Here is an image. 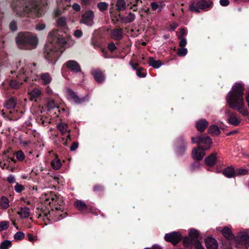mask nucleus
Listing matches in <instances>:
<instances>
[{
    "mask_svg": "<svg viewBox=\"0 0 249 249\" xmlns=\"http://www.w3.org/2000/svg\"><path fill=\"white\" fill-rule=\"evenodd\" d=\"M48 2V0H13L11 7L13 12L19 16L30 13L39 16L42 7L47 5Z\"/></svg>",
    "mask_w": 249,
    "mask_h": 249,
    "instance_id": "obj_1",
    "label": "nucleus"
},
{
    "mask_svg": "<svg viewBox=\"0 0 249 249\" xmlns=\"http://www.w3.org/2000/svg\"><path fill=\"white\" fill-rule=\"evenodd\" d=\"M244 86L242 83H235L226 96V101L229 107L240 111L244 116H247L248 112L247 110H242L245 103L244 100Z\"/></svg>",
    "mask_w": 249,
    "mask_h": 249,
    "instance_id": "obj_2",
    "label": "nucleus"
},
{
    "mask_svg": "<svg viewBox=\"0 0 249 249\" xmlns=\"http://www.w3.org/2000/svg\"><path fill=\"white\" fill-rule=\"evenodd\" d=\"M42 199L44 201L46 205L52 204V212L48 211H42L38 214V218H42L43 220L46 222V220L49 221L51 220V215L53 212V209L57 211H61V205L63 202L54 193L51 192L48 194H45Z\"/></svg>",
    "mask_w": 249,
    "mask_h": 249,
    "instance_id": "obj_3",
    "label": "nucleus"
},
{
    "mask_svg": "<svg viewBox=\"0 0 249 249\" xmlns=\"http://www.w3.org/2000/svg\"><path fill=\"white\" fill-rule=\"evenodd\" d=\"M16 43L21 49H33L38 43V39L36 35L31 32H21L16 38Z\"/></svg>",
    "mask_w": 249,
    "mask_h": 249,
    "instance_id": "obj_4",
    "label": "nucleus"
},
{
    "mask_svg": "<svg viewBox=\"0 0 249 249\" xmlns=\"http://www.w3.org/2000/svg\"><path fill=\"white\" fill-rule=\"evenodd\" d=\"M48 40L50 43H53L54 45L56 43L58 47L57 49L62 53L66 48H69L74 44V41L71 39L70 36L65 38L60 36L58 34L57 30H53L49 33Z\"/></svg>",
    "mask_w": 249,
    "mask_h": 249,
    "instance_id": "obj_5",
    "label": "nucleus"
},
{
    "mask_svg": "<svg viewBox=\"0 0 249 249\" xmlns=\"http://www.w3.org/2000/svg\"><path fill=\"white\" fill-rule=\"evenodd\" d=\"M62 53L53 43H48L45 46L44 56L48 62L52 64H54Z\"/></svg>",
    "mask_w": 249,
    "mask_h": 249,
    "instance_id": "obj_6",
    "label": "nucleus"
},
{
    "mask_svg": "<svg viewBox=\"0 0 249 249\" xmlns=\"http://www.w3.org/2000/svg\"><path fill=\"white\" fill-rule=\"evenodd\" d=\"M32 65L36 66V64H27L25 61H19L16 65L17 70L15 71L16 72L18 77H20L24 79L25 81H27L28 78L30 77L33 72V70H30Z\"/></svg>",
    "mask_w": 249,
    "mask_h": 249,
    "instance_id": "obj_7",
    "label": "nucleus"
},
{
    "mask_svg": "<svg viewBox=\"0 0 249 249\" xmlns=\"http://www.w3.org/2000/svg\"><path fill=\"white\" fill-rule=\"evenodd\" d=\"M212 3L210 1L200 0L196 2H192L189 6V9L192 11L198 13L200 10H205L210 7Z\"/></svg>",
    "mask_w": 249,
    "mask_h": 249,
    "instance_id": "obj_8",
    "label": "nucleus"
},
{
    "mask_svg": "<svg viewBox=\"0 0 249 249\" xmlns=\"http://www.w3.org/2000/svg\"><path fill=\"white\" fill-rule=\"evenodd\" d=\"M94 14L92 11L88 10L81 16L80 22L88 26H92L93 24Z\"/></svg>",
    "mask_w": 249,
    "mask_h": 249,
    "instance_id": "obj_9",
    "label": "nucleus"
},
{
    "mask_svg": "<svg viewBox=\"0 0 249 249\" xmlns=\"http://www.w3.org/2000/svg\"><path fill=\"white\" fill-rule=\"evenodd\" d=\"M181 238V236L180 233L176 231L167 233L164 236V239L166 241L171 242L174 245L178 243Z\"/></svg>",
    "mask_w": 249,
    "mask_h": 249,
    "instance_id": "obj_10",
    "label": "nucleus"
},
{
    "mask_svg": "<svg viewBox=\"0 0 249 249\" xmlns=\"http://www.w3.org/2000/svg\"><path fill=\"white\" fill-rule=\"evenodd\" d=\"M197 139L198 146H202L203 150H207L210 149L212 142L209 137L197 136Z\"/></svg>",
    "mask_w": 249,
    "mask_h": 249,
    "instance_id": "obj_11",
    "label": "nucleus"
},
{
    "mask_svg": "<svg viewBox=\"0 0 249 249\" xmlns=\"http://www.w3.org/2000/svg\"><path fill=\"white\" fill-rule=\"evenodd\" d=\"M91 73L93 76L95 80L98 83H102L106 79L104 71H103L99 69H94L92 70Z\"/></svg>",
    "mask_w": 249,
    "mask_h": 249,
    "instance_id": "obj_12",
    "label": "nucleus"
},
{
    "mask_svg": "<svg viewBox=\"0 0 249 249\" xmlns=\"http://www.w3.org/2000/svg\"><path fill=\"white\" fill-rule=\"evenodd\" d=\"M205 150H203L202 146H197L194 148L192 152L193 158L196 160H201L205 155Z\"/></svg>",
    "mask_w": 249,
    "mask_h": 249,
    "instance_id": "obj_13",
    "label": "nucleus"
},
{
    "mask_svg": "<svg viewBox=\"0 0 249 249\" xmlns=\"http://www.w3.org/2000/svg\"><path fill=\"white\" fill-rule=\"evenodd\" d=\"M67 96L70 101L75 104H81L86 100L85 97L79 98L75 92L70 89L68 90Z\"/></svg>",
    "mask_w": 249,
    "mask_h": 249,
    "instance_id": "obj_14",
    "label": "nucleus"
},
{
    "mask_svg": "<svg viewBox=\"0 0 249 249\" xmlns=\"http://www.w3.org/2000/svg\"><path fill=\"white\" fill-rule=\"evenodd\" d=\"M65 64L68 69L74 72H80L81 71L80 65L75 60H69Z\"/></svg>",
    "mask_w": 249,
    "mask_h": 249,
    "instance_id": "obj_15",
    "label": "nucleus"
},
{
    "mask_svg": "<svg viewBox=\"0 0 249 249\" xmlns=\"http://www.w3.org/2000/svg\"><path fill=\"white\" fill-rule=\"evenodd\" d=\"M226 113L229 116L228 122L234 126H237L241 122V119L233 113H231L230 110H227Z\"/></svg>",
    "mask_w": 249,
    "mask_h": 249,
    "instance_id": "obj_16",
    "label": "nucleus"
},
{
    "mask_svg": "<svg viewBox=\"0 0 249 249\" xmlns=\"http://www.w3.org/2000/svg\"><path fill=\"white\" fill-rule=\"evenodd\" d=\"M205 246L207 249H217L218 244L213 238L208 237L205 240Z\"/></svg>",
    "mask_w": 249,
    "mask_h": 249,
    "instance_id": "obj_17",
    "label": "nucleus"
},
{
    "mask_svg": "<svg viewBox=\"0 0 249 249\" xmlns=\"http://www.w3.org/2000/svg\"><path fill=\"white\" fill-rule=\"evenodd\" d=\"M17 103V99L14 97H11L5 101L4 107L8 109H13L15 107Z\"/></svg>",
    "mask_w": 249,
    "mask_h": 249,
    "instance_id": "obj_18",
    "label": "nucleus"
},
{
    "mask_svg": "<svg viewBox=\"0 0 249 249\" xmlns=\"http://www.w3.org/2000/svg\"><path fill=\"white\" fill-rule=\"evenodd\" d=\"M208 125V122L205 119L200 120L196 124L197 130L201 132L204 131Z\"/></svg>",
    "mask_w": 249,
    "mask_h": 249,
    "instance_id": "obj_19",
    "label": "nucleus"
},
{
    "mask_svg": "<svg viewBox=\"0 0 249 249\" xmlns=\"http://www.w3.org/2000/svg\"><path fill=\"white\" fill-rule=\"evenodd\" d=\"M111 37L115 40H120L123 37V30L122 29H114L111 32Z\"/></svg>",
    "mask_w": 249,
    "mask_h": 249,
    "instance_id": "obj_20",
    "label": "nucleus"
},
{
    "mask_svg": "<svg viewBox=\"0 0 249 249\" xmlns=\"http://www.w3.org/2000/svg\"><path fill=\"white\" fill-rule=\"evenodd\" d=\"M223 235L228 240H232L234 238L231 229L228 227H224L221 231Z\"/></svg>",
    "mask_w": 249,
    "mask_h": 249,
    "instance_id": "obj_21",
    "label": "nucleus"
},
{
    "mask_svg": "<svg viewBox=\"0 0 249 249\" xmlns=\"http://www.w3.org/2000/svg\"><path fill=\"white\" fill-rule=\"evenodd\" d=\"M216 160L217 158L216 154L213 153L205 159V162L207 165L213 166L215 163Z\"/></svg>",
    "mask_w": 249,
    "mask_h": 249,
    "instance_id": "obj_22",
    "label": "nucleus"
},
{
    "mask_svg": "<svg viewBox=\"0 0 249 249\" xmlns=\"http://www.w3.org/2000/svg\"><path fill=\"white\" fill-rule=\"evenodd\" d=\"M57 3L58 10L60 12L71 5V0H58Z\"/></svg>",
    "mask_w": 249,
    "mask_h": 249,
    "instance_id": "obj_23",
    "label": "nucleus"
},
{
    "mask_svg": "<svg viewBox=\"0 0 249 249\" xmlns=\"http://www.w3.org/2000/svg\"><path fill=\"white\" fill-rule=\"evenodd\" d=\"M40 79L42 84L46 85L51 83L52 78L49 73L45 72L40 75Z\"/></svg>",
    "mask_w": 249,
    "mask_h": 249,
    "instance_id": "obj_24",
    "label": "nucleus"
},
{
    "mask_svg": "<svg viewBox=\"0 0 249 249\" xmlns=\"http://www.w3.org/2000/svg\"><path fill=\"white\" fill-rule=\"evenodd\" d=\"M29 99L30 100L36 101V98H38L41 94V91L40 89L36 88L32 90L29 92Z\"/></svg>",
    "mask_w": 249,
    "mask_h": 249,
    "instance_id": "obj_25",
    "label": "nucleus"
},
{
    "mask_svg": "<svg viewBox=\"0 0 249 249\" xmlns=\"http://www.w3.org/2000/svg\"><path fill=\"white\" fill-rule=\"evenodd\" d=\"M18 214L22 218H28L30 214V210L26 207H21L18 212Z\"/></svg>",
    "mask_w": 249,
    "mask_h": 249,
    "instance_id": "obj_26",
    "label": "nucleus"
},
{
    "mask_svg": "<svg viewBox=\"0 0 249 249\" xmlns=\"http://www.w3.org/2000/svg\"><path fill=\"white\" fill-rule=\"evenodd\" d=\"M1 158L0 159V160H2L4 161H6L7 163L9 165L10 161H13L14 162H16V160L14 159V157H11L9 154V151H4L3 154L1 155Z\"/></svg>",
    "mask_w": 249,
    "mask_h": 249,
    "instance_id": "obj_27",
    "label": "nucleus"
},
{
    "mask_svg": "<svg viewBox=\"0 0 249 249\" xmlns=\"http://www.w3.org/2000/svg\"><path fill=\"white\" fill-rule=\"evenodd\" d=\"M136 18V16L132 13H129V14L126 17H121L120 18L121 20L124 23H131L134 21Z\"/></svg>",
    "mask_w": 249,
    "mask_h": 249,
    "instance_id": "obj_28",
    "label": "nucleus"
},
{
    "mask_svg": "<svg viewBox=\"0 0 249 249\" xmlns=\"http://www.w3.org/2000/svg\"><path fill=\"white\" fill-rule=\"evenodd\" d=\"M223 174L227 178H231L235 176V171L233 167H228L223 170Z\"/></svg>",
    "mask_w": 249,
    "mask_h": 249,
    "instance_id": "obj_29",
    "label": "nucleus"
},
{
    "mask_svg": "<svg viewBox=\"0 0 249 249\" xmlns=\"http://www.w3.org/2000/svg\"><path fill=\"white\" fill-rule=\"evenodd\" d=\"M148 63L150 66L156 69L160 68L162 65V63L160 60H156L154 58L152 57L149 58Z\"/></svg>",
    "mask_w": 249,
    "mask_h": 249,
    "instance_id": "obj_30",
    "label": "nucleus"
},
{
    "mask_svg": "<svg viewBox=\"0 0 249 249\" xmlns=\"http://www.w3.org/2000/svg\"><path fill=\"white\" fill-rule=\"evenodd\" d=\"M208 132L213 136H217L220 134V130L217 126L215 125H212L209 128Z\"/></svg>",
    "mask_w": 249,
    "mask_h": 249,
    "instance_id": "obj_31",
    "label": "nucleus"
},
{
    "mask_svg": "<svg viewBox=\"0 0 249 249\" xmlns=\"http://www.w3.org/2000/svg\"><path fill=\"white\" fill-rule=\"evenodd\" d=\"M74 205L80 211H83L87 209V206L85 203L80 200H76L74 202Z\"/></svg>",
    "mask_w": 249,
    "mask_h": 249,
    "instance_id": "obj_32",
    "label": "nucleus"
},
{
    "mask_svg": "<svg viewBox=\"0 0 249 249\" xmlns=\"http://www.w3.org/2000/svg\"><path fill=\"white\" fill-rule=\"evenodd\" d=\"M189 236L190 238L192 239V241H194V243L196 242V241L198 240L199 232L196 229H191L189 231Z\"/></svg>",
    "mask_w": 249,
    "mask_h": 249,
    "instance_id": "obj_33",
    "label": "nucleus"
},
{
    "mask_svg": "<svg viewBox=\"0 0 249 249\" xmlns=\"http://www.w3.org/2000/svg\"><path fill=\"white\" fill-rule=\"evenodd\" d=\"M117 9L120 11H124L126 9V3L124 0H117L116 4Z\"/></svg>",
    "mask_w": 249,
    "mask_h": 249,
    "instance_id": "obj_34",
    "label": "nucleus"
},
{
    "mask_svg": "<svg viewBox=\"0 0 249 249\" xmlns=\"http://www.w3.org/2000/svg\"><path fill=\"white\" fill-rule=\"evenodd\" d=\"M9 202L8 199L5 196H2L0 199V206L3 209H6L9 207Z\"/></svg>",
    "mask_w": 249,
    "mask_h": 249,
    "instance_id": "obj_35",
    "label": "nucleus"
},
{
    "mask_svg": "<svg viewBox=\"0 0 249 249\" xmlns=\"http://www.w3.org/2000/svg\"><path fill=\"white\" fill-rule=\"evenodd\" d=\"M51 165L53 169L58 170L61 167V163L58 159L55 158L52 160Z\"/></svg>",
    "mask_w": 249,
    "mask_h": 249,
    "instance_id": "obj_36",
    "label": "nucleus"
},
{
    "mask_svg": "<svg viewBox=\"0 0 249 249\" xmlns=\"http://www.w3.org/2000/svg\"><path fill=\"white\" fill-rule=\"evenodd\" d=\"M57 126L59 130L61 131L62 134H65L68 131V126L65 123H60L57 125Z\"/></svg>",
    "mask_w": 249,
    "mask_h": 249,
    "instance_id": "obj_37",
    "label": "nucleus"
},
{
    "mask_svg": "<svg viewBox=\"0 0 249 249\" xmlns=\"http://www.w3.org/2000/svg\"><path fill=\"white\" fill-rule=\"evenodd\" d=\"M192 239L188 237H185L183 239V244L185 247H190L192 245H194V241H192Z\"/></svg>",
    "mask_w": 249,
    "mask_h": 249,
    "instance_id": "obj_38",
    "label": "nucleus"
},
{
    "mask_svg": "<svg viewBox=\"0 0 249 249\" xmlns=\"http://www.w3.org/2000/svg\"><path fill=\"white\" fill-rule=\"evenodd\" d=\"M108 6V4L105 2H101L98 3L97 7L101 12L106 10Z\"/></svg>",
    "mask_w": 249,
    "mask_h": 249,
    "instance_id": "obj_39",
    "label": "nucleus"
},
{
    "mask_svg": "<svg viewBox=\"0 0 249 249\" xmlns=\"http://www.w3.org/2000/svg\"><path fill=\"white\" fill-rule=\"evenodd\" d=\"M22 83H19L16 80H12L10 81L9 85L13 89H17L20 87Z\"/></svg>",
    "mask_w": 249,
    "mask_h": 249,
    "instance_id": "obj_40",
    "label": "nucleus"
},
{
    "mask_svg": "<svg viewBox=\"0 0 249 249\" xmlns=\"http://www.w3.org/2000/svg\"><path fill=\"white\" fill-rule=\"evenodd\" d=\"M57 25L58 27H63L66 25V20L65 18H59L57 20Z\"/></svg>",
    "mask_w": 249,
    "mask_h": 249,
    "instance_id": "obj_41",
    "label": "nucleus"
},
{
    "mask_svg": "<svg viewBox=\"0 0 249 249\" xmlns=\"http://www.w3.org/2000/svg\"><path fill=\"white\" fill-rule=\"evenodd\" d=\"M9 226V222L7 221H2L0 222V231L7 230Z\"/></svg>",
    "mask_w": 249,
    "mask_h": 249,
    "instance_id": "obj_42",
    "label": "nucleus"
},
{
    "mask_svg": "<svg viewBox=\"0 0 249 249\" xmlns=\"http://www.w3.org/2000/svg\"><path fill=\"white\" fill-rule=\"evenodd\" d=\"M188 53V50L187 48H180L178 50L177 54L178 56L180 57L185 56Z\"/></svg>",
    "mask_w": 249,
    "mask_h": 249,
    "instance_id": "obj_43",
    "label": "nucleus"
},
{
    "mask_svg": "<svg viewBox=\"0 0 249 249\" xmlns=\"http://www.w3.org/2000/svg\"><path fill=\"white\" fill-rule=\"evenodd\" d=\"M11 242L9 240H5L2 242L0 246V249H8V248L11 247Z\"/></svg>",
    "mask_w": 249,
    "mask_h": 249,
    "instance_id": "obj_44",
    "label": "nucleus"
},
{
    "mask_svg": "<svg viewBox=\"0 0 249 249\" xmlns=\"http://www.w3.org/2000/svg\"><path fill=\"white\" fill-rule=\"evenodd\" d=\"M240 241L243 244H246L249 242V235L245 233L240 236Z\"/></svg>",
    "mask_w": 249,
    "mask_h": 249,
    "instance_id": "obj_45",
    "label": "nucleus"
},
{
    "mask_svg": "<svg viewBox=\"0 0 249 249\" xmlns=\"http://www.w3.org/2000/svg\"><path fill=\"white\" fill-rule=\"evenodd\" d=\"M0 160V167H1L2 169L6 168L7 169L12 172L14 171V168H10L9 165L7 163L6 161H4L2 160Z\"/></svg>",
    "mask_w": 249,
    "mask_h": 249,
    "instance_id": "obj_46",
    "label": "nucleus"
},
{
    "mask_svg": "<svg viewBox=\"0 0 249 249\" xmlns=\"http://www.w3.org/2000/svg\"><path fill=\"white\" fill-rule=\"evenodd\" d=\"M17 159L19 161H22L25 158V155L23 152L21 151H18L16 153Z\"/></svg>",
    "mask_w": 249,
    "mask_h": 249,
    "instance_id": "obj_47",
    "label": "nucleus"
},
{
    "mask_svg": "<svg viewBox=\"0 0 249 249\" xmlns=\"http://www.w3.org/2000/svg\"><path fill=\"white\" fill-rule=\"evenodd\" d=\"M15 190L17 193H21L22 191H23L25 188L24 186L18 183H17L16 185L14 187Z\"/></svg>",
    "mask_w": 249,
    "mask_h": 249,
    "instance_id": "obj_48",
    "label": "nucleus"
},
{
    "mask_svg": "<svg viewBox=\"0 0 249 249\" xmlns=\"http://www.w3.org/2000/svg\"><path fill=\"white\" fill-rule=\"evenodd\" d=\"M24 237V233L21 231L17 232L14 235V238L16 240L22 239Z\"/></svg>",
    "mask_w": 249,
    "mask_h": 249,
    "instance_id": "obj_49",
    "label": "nucleus"
},
{
    "mask_svg": "<svg viewBox=\"0 0 249 249\" xmlns=\"http://www.w3.org/2000/svg\"><path fill=\"white\" fill-rule=\"evenodd\" d=\"M47 106L49 110L54 109L56 107L54 101L53 100L48 101Z\"/></svg>",
    "mask_w": 249,
    "mask_h": 249,
    "instance_id": "obj_50",
    "label": "nucleus"
},
{
    "mask_svg": "<svg viewBox=\"0 0 249 249\" xmlns=\"http://www.w3.org/2000/svg\"><path fill=\"white\" fill-rule=\"evenodd\" d=\"M248 171L245 169L239 168L235 171V176L245 175L247 174Z\"/></svg>",
    "mask_w": 249,
    "mask_h": 249,
    "instance_id": "obj_51",
    "label": "nucleus"
},
{
    "mask_svg": "<svg viewBox=\"0 0 249 249\" xmlns=\"http://www.w3.org/2000/svg\"><path fill=\"white\" fill-rule=\"evenodd\" d=\"M142 68H139L137 71H136V74L137 75L141 78H143L145 77L146 75V74L145 73L142 72Z\"/></svg>",
    "mask_w": 249,
    "mask_h": 249,
    "instance_id": "obj_52",
    "label": "nucleus"
},
{
    "mask_svg": "<svg viewBox=\"0 0 249 249\" xmlns=\"http://www.w3.org/2000/svg\"><path fill=\"white\" fill-rule=\"evenodd\" d=\"M10 29L12 31H15L17 29V23L15 21H12L11 22L9 25Z\"/></svg>",
    "mask_w": 249,
    "mask_h": 249,
    "instance_id": "obj_53",
    "label": "nucleus"
},
{
    "mask_svg": "<svg viewBox=\"0 0 249 249\" xmlns=\"http://www.w3.org/2000/svg\"><path fill=\"white\" fill-rule=\"evenodd\" d=\"M7 181L9 183H13L16 181V178L14 175H10L7 178Z\"/></svg>",
    "mask_w": 249,
    "mask_h": 249,
    "instance_id": "obj_54",
    "label": "nucleus"
},
{
    "mask_svg": "<svg viewBox=\"0 0 249 249\" xmlns=\"http://www.w3.org/2000/svg\"><path fill=\"white\" fill-rule=\"evenodd\" d=\"M187 35V31L185 29L182 28L180 30L179 35H178V38H183V36Z\"/></svg>",
    "mask_w": 249,
    "mask_h": 249,
    "instance_id": "obj_55",
    "label": "nucleus"
},
{
    "mask_svg": "<svg viewBox=\"0 0 249 249\" xmlns=\"http://www.w3.org/2000/svg\"><path fill=\"white\" fill-rule=\"evenodd\" d=\"M107 48L111 52L114 51L116 49V47L113 42H111L108 44Z\"/></svg>",
    "mask_w": 249,
    "mask_h": 249,
    "instance_id": "obj_56",
    "label": "nucleus"
},
{
    "mask_svg": "<svg viewBox=\"0 0 249 249\" xmlns=\"http://www.w3.org/2000/svg\"><path fill=\"white\" fill-rule=\"evenodd\" d=\"M195 249H204L201 244L199 241H196L194 243Z\"/></svg>",
    "mask_w": 249,
    "mask_h": 249,
    "instance_id": "obj_57",
    "label": "nucleus"
},
{
    "mask_svg": "<svg viewBox=\"0 0 249 249\" xmlns=\"http://www.w3.org/2000/svg\"><path fill=\"white\" fill-rule=\"evenodd\" d=\"M179 39H180V41L179 43V46L181 48H184L187 44V40L185 38H181Z\"/></svg>",
    "mask_w": 249,
    "mask_h": 249,
    "instance_id": "obj_58",
    "label": "nucleus"
},
{
    "mask_svg": "<svg viewBox=\"0 0 249 249\" xmlns=\"http://www.w3.org/2000/svg\"><path fill=\"white\" fill-rule=\"evenodd\" d=\"M45 24L43 23H38L36 25V29L38 31H42L45 29Z\"/></svg>",
    "mask_w": 249,
    "mask_h": 249,
    "instance_id": "obj_59",
    "label": "nucleus"
},
{
    "mask_svg": "<svg viewBox=\"0 0 249 249\" xmlns=\"http://www.w3.org/2000/svg\"><path fill=\"white\" fill-rule=\"evenodd\" d=\"M83 35V33L81 30H76L74 32V36L77 38L80 37L82 36Z\"/></svg>",
    "mask_w": 249,
    "mask_h": 249,
    "instance_id": "obj_60",
    "label": "nucleus"
},
{
    "mask_svg": "<svg viewBox=\"0 0 249 249\" xmlns=\"http://www.w3.org/2000/svg\"><path fill=\"white\" fill-rule=\"evenodd\" d=\"M78 146V143L77 142H74L70 147V150L71 151L75 150Z\"/></svg>",
    "mask_w": 249,
    "mask_h": 249,
    "instance_id": "obj_61",
    "label": "nucleus"
},
{
    "mask_svg": "<svg viewBox=\"0 0 249 249\" xmlns=\"http://www.w3.org/2000/svg\"><path fill=\"white\" fill-rule=\"evenodd\" d=\"M151 8L153 10H156L159 8V4L156 2H152L151 3Z\"/></svg>",
    "mask_w": 249,
    "mask_h": 249,
    "instance_id": "obj_62",
    "label": "nucleus"
},
{
    "mask_svg": "<svg viewBox=\"0 0 249 249\" xmlns=\"http://www.w3.org/2000/svg\"><path fill=\"white\" fill-rule=\"evenodd\" d=\"M93 190L95 192H99L103 190V187L100 185H97L94 186Z\"/></svg>",
    "mask_w": 249,
    "mask_h": 249,
    "instance_id": "obj_63",
    "label": "nucleus"
},
{
    "mask_svg": "<svg viewBox=\"0 0 249 249\" xmlns=\"http://www.w3.org/2000/svg\"><path fill=\"white\" fill-rule=\"evenodd\" d=\"M220 3L222 6H226L229 4V0H220Z\"/></svg>",
    "mask_w": 249,
    "mask_h": 249,
    "instance_id": "obj_64",
    "label": "nucleus"
}]
</instances>
